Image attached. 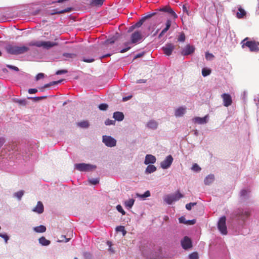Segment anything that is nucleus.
<instances>
[{
  "mask_svg": "<svg viewBox=\"0 0 259 259\" xmlns=\"http://www.w3.org/2000/svg\"><path fill=\"white\" fill-rule=\"evenodd\" d=\"M249 215V211L242 208H238L235 210L232 214L234 219L238 222L240 225H243Z\"/></svg>",
  "mask_w": 259,
  "mask_h": 259,
  "instance_id": "f257e3e1",
  "label": "nucleus"
},
{
  "mask_svg": "<svg viewBox=\"0 0 259 259\" xmlns=\"http://www.w3.org/2000/svg\"><path fill=\"white\" fill-rule=\"evenodd\" d=\"M131 41L126 42L124 44V46L126 48L120 51V52L121 53H123L128 51L131 48V46H130V45H131L132 44H136L139 41L141 40L142 39L141 33L138 31L134 32L131 35Z\"/></svg>",
  "mask_w": 259,
  "mask_h": 259,
  "instance_id": "f03ea898",
  "label": "nucleus"
},
{
  "mask_svg": "<svg viewBox=\"0 0 259 259\" xmlns=\"http://www.w3.org/2000/svg\"><path fill=\"white\" fill-rule=\"evenodd\" d=\"M248 37L245 38L241 41V44L242 48L247 47L250 52H257L259 51V42L255 40H248Z\"/></svg>",
  "mask_w": 259,
  "mask_h": 259,
  "instance_id": "7ed1b4c3",
  "label": "nucleus"
},
{
  "mask_svg": "<svg viewBox=\"0 0 259 259\" xmlns=\"http://www.w3.org/2000/svg\"><path fill=\"white\" fill-rule=\"evenodd\" d=\"M74 169L81 172H89L94 170L97 166L96 165L86 163H76Z\"/></svg>",
  "mask_w": 259,
  "mask_h": 259,
  "instance_id": "20e7f679",
  "label": "nucleus"
},
{
  "mask_svg": "<svg viewBox=\"0 0 259 259\" xmlns=\"http://www.w3.org/2000/svg\"><path fill=\"white\" fill-rule=\"evenodd\" d=\"M251 197L250 191L248 189H243L240 192L239 201L243 203H247Z\"/></svg>",
  "mask_w": 259,
  "mask_h": 259,
  "instance_id": "39448f33",
  "label": "nucleus"
},
{
  "mask_svg": "<svg viewBox=\"0 0 259 259\" xmlns=\"http://www.w3.org/2000/svg\"><path fill=\"white\" fill-rule=\"evenodd\" d=\"M226 218L223 216L219 219L218 222V228L219 231L223 235H226L227 234V228L226 224Z\"/></svg>",
  "mask_w": 259,
  "mask_h": 259,
  "instance_id": "423d86ee",
  "label": "nucleus"
},
{
  "mask_svg": "<svg viewBox=\"0 0 259 259\" xmlns=\"http://www.w3.org/2000/svg\"><path fill=\"white\" fill-rule=\"evenodd\" d=\"M156 11L166 13L174 19H176L178 18L177 14L168 5H166L156 9Z\"/></svg>",
  "mask_w": 259,
  "mask_h": 259,
  "instance_id": "0eeeda50",
  "label": "nucleus"
},
{
  "mask_svg": "<svg viewBox=\"0 0 259 259\" xmlns=\"http://www.w3.org/2000/svg\"><path fill=\"white\" fill-rule=\"evenodd\" d=\"M103 142L106 146L110 147H114L116 145V141L111 136H103Z\"/></svg>",
  "mask_w": 259,
  "mask_h": 259,
  "instance_id": "6e6552de",
  "label": "nucleus"
},
{
  "mask_svg": "<svg viewBox=\"0 0 259 259\" xmlns=\"http://www.w3.org/2000/svg\"><path fill=\"white\" fill-rule=\"evenodd\" d=\"M181 244L182 247L185 250L190 249L192 246V241L188 236L184 237L181 241Z\"/></svg>",
  "mask_w": 259,
  "mask_h": 259,
  "instance_id": "1a4fd4ad",
  "label": "nucleus"
},
{
  "mask_svg": "<svg viewBox=\"0 0 259 259\" xmlns=\"http://www.w3.org/2000/svg\"><path fill=\"white\" fill-rule=\"evenodd\" d=\"M175 48V45L171 43H168L165 44V45L162 48V50H163L164 54L167 56H170L172 54Z\"/></svg>",
  "mask_w": 259,
  "mask_h": 259,
  "instance_id": "9d476101",
  "label": "nucleus"
},
{
  "mask_svg": "<svg viewBox=\"0 0 259 259\" xmlns=\"http://www.w3.org/2000/svg\"><path fill=\"white\" fill-rule=\"evenodd\" d=\"M221 96L223 100V104L225 107H228L232 104V100L229 94L225 93L222 94Z\"/></svg>",
  "mask_w": 259,
  "mask_h": 259,
  "instance_id": "9b49d317",
  "label": "nucleus"
},
{
  "mask_svg": "<svg viewBox=\"0 0 259 259\" xmlns=\"http://www.w3.org/2000/svg\"><path fill=\"white\" fill-rule=\"evenodd\" d=\"M195 51V48L190 45H187L183 50L181 54L183 56H186L192 54Z\"/></svg>",
  "mask_w": 259,
  "mask_h": 259,
  "instance_id": "f8f14e48",
  "label": "nucleus"
},
{
  "mask_svg": "<svg viewBox=\"0 0 259 259\" xmlns=\"http://www.w3.org/2000/svg\"><path fill=\"white\" fill-rule=\"evenodd\" d=\"M58 45V44L55 42H52L50 41H40V47H43L44 48L49 49L53 47L56 46Z\"/></svg>",
  "mask_w": 259,
  "mask_h": 259,
  "instance_id": "ddd939ff",
  "label": "nucleus"
},
{
  "mask_svg": "<svg viewBox=\"0 0 259 259\" xmlns=\"http://www.w3.org/2000/svg\"><path fill=\"white\" fill-rule=\"evenodd\" d=\"M44 205L41 201H38L36 206L32 209V211L38 214L42 213L44 211Z\"/></svg>",
  "mask_w": 259,
  "mask_h": 259,
  "instance_id": "4468645a",
  "label": "nucleus"
},
{
  "mask_svg": "<svg viewBox=\"0 0 259 259\" xmlns=\"http://www.w3.org/2000/svg\"><path fill=\"white\" fill-rule=\"evenodd\" d=\"M171 25V21L170 19H167L165 23V27L161 31L158 35V38H161V37L168 31L170 28Z\"/></svg>",
  "mask_w": 259,
  "mask_h": 259,
  "instance_id": "2eb2a0df",
  "label": "nucleus"
},
{
  "mask_svg": "<svg viewBox=\"0 0 259 259\" xmlns=\"http://www.w3.org/2000/svg\"><path fill=\"white\" fill-rule=\"evenodd\" d=\"M8 53L13 55H18V46L9 45L6 47Z\"/></svg>",
  "mask_w": 259,
  "mask_h": 259,
  "instance_id": "dca6fc26",
  "label": "nucleus"
},
{
  "mask_svg": "<svg viewBox=\"0 0 259 259\" xmlns=\"http://www.w3.org/2000/svg\"><path fill=\"white\" fill-rule=\"evenodd\" d=\"M214 180V176L212 174L208 175L204 179V183L205 185H209L212 184Z\"/></svg>",
  "mask_w": 259,
  "mask_h": 259,
  "instance_id": "f3484780",
  "label": "nucleus"
},
{
  "mask_svg": "<svg viewBox=\"0 0 259 259\" xmlns=\"http://www.w3.org/2000/svg\"><path fill=\"white\" fill-rule=\"evenodd\" d=\"M113 118L118 121H122L124 118V115L122 112H115L113 114Z\"/></svg>",
  "mask_w": 259,
  "mask_h": 259,
  "instance_id": "a211bd4d",
  "label": "nucleus"
},
{
  "mask_svg": "<svg viewBox=\"0 0 259 259\" xmlns=\"http://www.w3.org/2000/svg\"><path fill=\"white\" fill-rule=\"evenodd\" d=\"M246 14L245 11L241 7L238 8V12L236 13V17L238 19L243 18Z\"/></svg>",
  "mask_w": 259,
  "mask_h": 259,
  "instance_id": "6ab92c4d",
  "label": "nucleus"
},
{
  "mask_svg": "<svg viewBox=\"0 0 259 259\" xmlns=\"http://www.w3.org/2000/svg\"><path fill=\"white\" fill-rule=\"evenodd\" d=\"M38 242L39 243L42 245V246H48L50 244L51 242L49 240H47L45 237L42 236L41 237L38 239Z\"/></svg>",
  "mask_w": 259,
  "mask_h": 259,
  "instance_id": "aec40b11",
  "label": "nucleus"
},
{
  "mask_svg": "<svg viewBox=\"0 0 259 259\" xmlns=\"http://www.w3.org/2000/svg\"><path fill=\"white\" fill-rule=\"evenodd\" d=\"M206 118L207 116L202 118L199 117H196L193 119V120L195 122L198 123L199 124H203L206 123Z\"/></svg>",
  "mask_w": 259,
  "mask_h": 259,
  "instance_id": "412c9836",
  "label": "nucleus"
},
{
  "mask_svg": "<svg viewBox=\"0 0 259 259\" xmlns=\"http://www.w3.org/2000/svg\"><path fill=\"white\" fill-rule=\"evenodd\" d=\"M33 230L36 233H44L46 231V227L44 225L34 227Z\"/></svg>",
  "mask_w": 259,
  "mask_h": 259,
  "instance_id": "4be33fe9",
  "label": "nucleus"
},
{
  "mask_svg": "<svg viewBox=\"0 0 259 259\" xmlns=\"http://www.w3.org/2000/svg\"><path fill=\"white\" fill-rule=\"evenodd\" d=\"M186 108L183 107H179L175 111V115L177 117L182 116L184 114Z\"/></svg>",
  "mask_w": 259,
  "mask_h": 259,
  "instance_id": "5701e85b",
  "label": "nucleus"
},
{
  "mask_svg": "<svg viewBox=\"0 0 259 259\" xmlns=\"http://www.w3.org/2000/svg\"><path fill=\"white\" fill-rule=\"evenodd\" d=\"M25 193V191L24 190H20L17 192H15L13 194V197L16 198L18 200L20 201L22 199V197L24 195Z\"/></svg>",
  "mask_w": 259,
  "mask_h": 259,
  "instance_id": "b1692460",
  "label": "nucleus"
},
{
  "mask_svg": "<svg viewBox=\"0 0 259 259\" xmlns=\"http://www.w3.org/2000/svg\"><path fill=\"white\" fill-rule=\"evenodd\" d=\"M105 0H92L90 3V5L93 7H100L102 6Z\"/></svg>",
  "mask_w": 259,
  "mask_h": 259,
  "instance_id": "393cba45",
  "label": "nucleus"
},
{
  "mask_svg": "<svg viewBox=\"0 0 259 259\" xmlns=\"http://www.w3.org/2000/svg\"><path fill=\"white\" fill-rule=\"evenodd\" d=\"M134 203L135 200L132 198L125 200L124 202V204L127 208L130 209L133 207V206L134 204Z\"/></svg>",
  "mask_w": 259,
  "mask_h": 259,
  "instance_id": "a878e982",
  "label": "nucleus"
},
{
  "mask_svg": "<svg viewBox=\"0 0 259 259\" xmlns=\"http://www.w3.org/2000/svg\"><path fill=\"white\" fill-rule=\"evenodd\" d=\"M29 50V48L25 46L19 47L18 46V55L22 54L28 52Z\"/></svg>",
  "mask_w": 259,
  "mask_h": 259,
  "instance_id": "bb28decb",
  "label": "nucleus"
},
{
  "mask_svg": "<svg viewBox=\"0 0 259 259\" xmlns=\"http://www.w3.org/2000/svg\"><path fill=\"white\" fill-rule=\"evenodd\" d=\"M156 170V167L152 164H150L147 166L145 174H149L154 172Z\"/></svg>",
  "mask_w": 259,
  "mask_h": 259,
  "instance_id": "cd10ccee",
  "label": "nucleus"
},
{
  "mask_svg": "<svg viewBox=\"0 0 259 259\" xmlns=\"http://www.w3.org/2000/svg\"><path fill=\"white\" fill-rule=\"evenodd\" d=\"M147 125L151 129L155 130L157 127L158 124L155 120H150L147 123Z\"/></svg>",
  "mask_w": 259,
  "mask_h": 259,
  "instance_id": "c85d7f7f",
  "label": "nucleus"
},
{
  "mask_svg": "<svg viewBox=\"0 0 259 259\" xmlns=\"http://www.w3.org/2000/svg\"><path fill=\"white\" fill-rule=\"evenodd\" d=\"M72 10L71 8H67L66 9H65L64 10H62L61 11H57L56 10H54L55 12L51 13L52 15H55V14H63L65 13H68L71 12Z\"/></svg>",
  "mask_w": 259,
  "mask_h": 259,
  "instance_id": "c756f323",
  "label": "nucleus"
},
{
  "mask_svg": "<svg viewBox=\"0 0 259 259\" xmlns=\"http://www.w3.org/2000/svg\"><path fill=\"white\" fill-rule=\"evenodd\" d=\"M164 201L168 204H171L174 202L171 194L166 195L164 198Z\"/></svg>",
  "mask_w": 259,
  "mask_h": 259,
  "instance_id": "7c9ffc66",
  "label": "nucleus"
},
{
  "mask_svg": "<svg viewBox=\"0 0 259 259\" xmlns=\"http://www.w3.org/2000/svg\"><path fill=\"white\" fill-rule=\"evenodd\" d=\"M171 195V196L173 197V200L174 202L177 201L179 200L180 198L183 197V195L182 194H181L179 191Z\"/></svg>",
  "mask_w": 259,
  "mask_h": 259,
  "instance_id": "2f4dec72",
  "label": "nucleus"
},
{
  "mask_svg": "<svg viewBox=\"0 0 259 259\" xmlns=\"http://www.w3.org/2000/svg\"><path fill=\"white\" fill-rule=\"evenodd\" d=\"M156 158L152 155H147L144 162H155Z\"/></svg>",
  "mask_w": 259,
  "mask_h": 259,
  "instance_id": "473e14b6",
  "label": "nucleus"
},
{
  "mask_svg": "<svg viewBox=\"0 0 259 259\" xmlns=\"http://www.w3.org/2000/svg\"><path fill=\"white\" fill-rule=\"evenodd\" d=\"M137 196L138 197L145 199L146 198L150 196V193L149 191H146L143 194H140L137 193Z\"/></svg>",
  "mask_w": 259,
  "mask_h": 259,
  "instance_id": "72a5a7b5",
  "label": "nucleus"
},
{
  "mask_svg": "<svg viewBox=\"0 0 259 259\" xmlns=\"http://www.w3.org/2000/svg\"><path fill=\"white\" fill-rule=\"evenodd\" d=\"M158 11H157L156 12L147 13L144 17H143L142 18H143V19H144V20L145 21L146 20L149 19L155 15H158Z\"/></svg>",
  "mask_w": 259,
  "mask_h": 259,
  "instance_id": "f704fd0d",
  "label": "nucleus"
},
{
  "mask_svg": "<svg viewBox=\"0 0 259 259\" xmlns=\"http://www.w3.org/2000/svg\"><path fill=\"white\" fill-rule=\"evenodd\" d=\"M77 125L80 127L87 128L89 126V122L87 120L82 121L77 123Z\"/></svg>",
  "mask_w": 259,
  "mask_h": 259,
  "instance_id": "c9c22d12",
  "label": "nucleus"
},
{
  "mask_svg": "<svg viewBox=\"0 0 259 259\" xmlns=\"http://www.w3.org/2000/svg\"><path fill=\"white\" fill-rule=\"evenodd\" d=\"M99 181H100L99 178H91V179H89V180H88L89 183L90 184L93 185H96L99 184Z\"/></svg>",
  "mask_w": 259,
  "mask_h": 259,
  "instance_id": "e433bc0d",
  "label": "nucleus"
},
{
  "mask_svg": "<svg viewBox=\"0 0 259 259\" xmlns=\"http://www.w3.org/2000/svg\"><path fill=\"white\" fill-rule=\"evenodd\" d=\"M28 46H36L37 47H40V41H32L28 43Z\"/></svg>",
  "mask_w": 259,
  "mask_h": 259,
  "instance_id": "4c0bfd02",
  "label": "nucleus"
},
{
  "mask_svg": "<svg viewBox=\"0 0 259 259\" xmlns=\"http://www.w3.org/2000/svg\"><path fill=\"white\" fill-rule=\"evenodd\" d=\"M0 237H2L4 239L5 242L6 244L8 243V240H9V236L6 234H2L0 233Z\"/></svg>",
  "mask_w": 259,
  "mask_h": 259,
  "instance_id": "58836bf2",
  "label": "nucleus"
},
{
  "mask_svg": "<svg viewBox=\"0 0 259 259\" xmlns=\"http://www.w3.org/2000/svg\"><path fill=\"white\" fill-rule=\"evenodd\" d=\"M211 73V70L210 69H207L206 68H203L202 70V74L203 76H206L209 75Z\"/></svg>",
  "mask_w": 259,
  "mask_h": 259,
  "instance_id": "ea45409f",
  "label": "nucleus"
},
{
  "mask_svg": "<svg viewBox=\"0 0 259 259\" xmlns=\"http://www.w3.org/2000/svg\"><path fill=\"white\" fill-rule=\"evenodd\" d=\"M145 21L144 20V19H143V18H142L138 22H137L134 25L135 26V28H139L142 25V24Z\"/></svg>",
  "mask_w": 259,
  "mask_h": 259,
  "instance_id": "a19ab883",
  "label": "nucleus"
},
{
  "mask_svg": "<svg viewBox=\"0 0 259 259\" xmlns=\"http://www.w3.org/2000/svg\"><path fill=\"white\" fill-rule=\"evenodd\" d=\"M192 170H193L194 171L198 172L201 170L200 167L196 163H195L193 166L191 168Z\"/></svg>",
  "mask_w": 259,
  "mask_h": 259,
  "instance_id": "79ce46f5",
  "label": "nucleus"
},
{
  "mask_svg": "<svg viewBox=\"0 0 259 259\" xmlns=\"http://www.w3.org/2000/svg\"><path fill=\"white\" fill-rule=\"evenodd\" d=\"M108 107V105L107 104L103 103L101 104L99 106V108L101 110H106Z\"/></svg>",
  "mask_w": 259,
  "mask_h": 259,
  "instance_id": "37998d69",
  "label": "nucleus"
},
{
  "mask_svg": "<svg viewBox=\"0 0 259 259\" xmlns=\"http://www.w3.org/2000/svg\"><path fill=\"white\" fill-rule=\"evenodd\" d=\"M63 56L66 58H73L76 57V55L73 53H65L63 54Z\"/></svg>",
  "mask_w": 259,
  "mask_h": 259,
  "instance_id": "c03bdc74",
  "label": "nucleus"
},
{
  "mask_svg": "<svg viewBox=\"0 0 259 259\" xmlns=\"http://www.w3.org/2000/svg\"><path fill=\"white\" fill-rule=\"evenodd\" d=\"M196 205V202H191L188 203L186 205V208L188 210H190L192 209V207Z\"/></svg>",
  "mask_w": 259,
  "mask_h": 259,
  "instance_id": "a18cd8bd",
  "label": "nucleus"
},
{
  "mask_svg": "<svg viewBox=\"0 0 259 259\" xmlns=\"http://www.w3.org/2000/svg\"><path fill=\"white\" fill-rule=\"evenodd\" d=\"M116 209L118 210V211L120 212L122 215H124L125 214V212L123 209L122 206L120 205L119 204L116 206Z\"/></svg>",
  "mask_w": 259,
  "mask_h": 259,
  "instance_id": "49530a36",
  "label": "nucleus"
},
{
  "mask_svg": "<svg viewBox=\"0 0 259 259\" xmlns=\"http://www.w3.org/2000/svg\"><path fill=\"white\" fill-rule=\"evenodd\" d=\"M189 259H198V255L197 252L191 253L189 256Z\"/></svg>",
  "mask_w": 259,
  "mask_h": 259,
  "instance_id": "de8ad7c7",
  "label": "nucleus"
},
{
  "mask_svg": "<svg viewBox=\"0 0 259 259\" xmlns=\"http://www.w3.org/2000/svg\"><path fill=\"white\" fill-rule=\"evenodd\" d=\"M178 40L182 42H184L185 40V35L184 33L182 32L181 33L178 38Z\"/></svg>",
  "mask_w": 259,
  "mask_h": 259,
  "instance_id": "09e8293b",
  "label": "nucleus"
},
{
  "mask_svg": "<svg viewBox=\"0 0 259 259\" xmlns=\"http://www.w3.org/2000/svg\"><path fill=\"white\" fill-rule=\"evenodd\" d=\"M171 163H161V167L163 169H167L171 165Z\"/></svg>",
  "mask_w": 259,
  "mask_h": 259,
  "instance_id": "8fccbe9b",
  "label": "nucleus"
},
{
  "mask_svg": "<svg viewBox=\"0 0 259 259\" xmlns=\"http://www.w3.org/2000/svg\"><path fill=\"white\" fill-rule=\"evenodd\" d=\"M115 123V121L113 120H111L109 119H107L105 122V124L107 125H110L112 124H114Z\"/></svg>",
  "mask_w": 259,
  "mask_h": 259,
  "instance_id": "3c124183",
  "label": "nucleus"
},
{
  "mask_svg": "<svg viewBox=\"0 0 259 259\" xmlns=\"http://www.w3.org/2000/svg\"><path fill=\"white\" fill-rule=\"evenodd\" d=\"M16 102L21 105H26L27 104V101L25 99L23 100H17Z\"/></svg>",
  "mask_w": 259,
  "mask_h": 259,
  "instance_id": "603ef678",
  "label": "nucleus"
},
{
  "mask_svg": "<svg viewBox=\"0 0 259 259\" xmlns=\"http://www.w3.org/2000/svg\"><path fill=\"white\" fill-rule=\"evenodd\" d=\"M67 72H68V71L67 70L62 69V70H58L57 71H56V75H61L62 74L66 73Z\"/></svg>",
  "mask_w": 259,
  "mask_h": 259,
  "instance_id": "864d4df0",
  "label": "nucleus"
},
{
  "mask_svg": "<svg viewBox=\"0 0 259 259\" xmlns=\"http://www.w3.org/2000/svg\"><path fill=\"white\" fill-rule=\"evenodd\" d=\"M179 221L180 223L186 224V222L187 220H186L184 217L182 216L179 219Z\"/></svg>",
  "mask_w": 259,
  "mask_h": 259,
  "instance_id": "5fc2aeb1",
  "label": "nucleus"
},
{
  "mask_svg": "<svg viewBox=\"0 0 259 259\" xmlns=\"http://www.w3.org/2000/svg\"><path fill=\"white\" fill-rule=\"evenodd\" d=\"M115 40H116V38L114 37H113V38H111L110 39H107L105 42L107 44H112L115 42Z\"/></svg>",
  "mask_w": 259,
  "mask_h": 259,
  "instance_id": "6e6d98bb",
  "label": "nucleus"
},
{
  "mask_svg": "<svg viewBox=\"0 0 259 259\" xmlns=\"http://www.w3.org/2000/svg\"><path fill=\"white\" fill-rule=\"evenodd\" d=\"M45 74L43 73H38L35 77L36 80H38L41 78H44Z\"/></svg>",
  "mask_w": 259,
  "mask_h": 259,
  "instance_id": "4d7b16f0",
  "label": "nucleus"
},
{
  "mask_svg": "<svg viewBox=\"0 0 259 259\" xmlns=\"http://www.w3.org/2000/svg\"><path fill=\"white\" fill-rule=\"evenodd\" d=\"M196 223V220L195 219L191 220H187L186 222V224L187 225H192L195 224Z\"/></svg>",
  "mask_w": 259,
  "mask_h": 259,
  "instance_id": "13d9d810",
  "label": "nucleus"
},
{
  "mask_svg": "<svg viewBox=\"0 0 259 259\" xmlns=\"http://www.w3.org/2000/svg\"><path fill=\"white\" fill-rule=\"evenodd\" d=\"M52 81L50 82L49 83L45 84L44 87H42L40 88V91H43V89H45V88H49V87H51L52 85H54V84H52Z\"/></svg>",
  "mask_w": 259,
  "mask_h": 259,
  "instance_id": "bf43d9fd",
  "label": "nucleus"
},
{
  "mask_svg": "<svg viewBox=\"0 0 259 259\" xmlns=\"http://www.w3.org/2000/svg\"><path fill=\"white\" fill-rule=\"evenodd\" d=\"M213 57H214V56L212 54H210L209 53H206L205 54V58L207 60H210L211 59H212Z\"/></svg>",
  "mask_w": 259,
  "mask_h": 259,
  "instance_id": "052dcab7",
  "label": "nucleus"
},
{
  "mask_svg": "<svg viewBox=\"0 0 259 259\" xmlns=\"http://www.w3.org/2000/svg\"><path fill=\"white\" fill-rule=\"evenodd\" d=\"M172 161L173 158L170 155H169L168 156H167V157L163 162H172Z\"/></svg>",
  "mask_w": 259,
  "mask_h": 259,
  "instance_id": "680f3d73",
  "label": "nucleus"
},
{
  "mask_svg": "<svg viewBox=\"0 0 259 259\" xmlns=\"http://www.w3.org/2000/svg\"><path fill=\"white\" fill-rule=\"evenodd\" d=\"M7 67H8L10 69H13L16 71H19V68L16 66H12V65H7Z\"/></svg>",
  "mask_w": 259,
  "mask_h": 259,
  "instance_id": "e2e57ef3",
  "label": "nucleus"
},
{
  "mask_svg": "<svg viewBox=\"0 0 259 259\" xmlns=\"http://www.w3.org/2000/svg\"><path fill=\"white\" fill-rule=\"evenodd\" d=\"M117 231L125 232L124 227L123 226H118L116 229Z\"/></svg>",
  "mask_w": 259,
  "mask_h": 259,
  "instance_id": "0e129e2a",
  "label": "nucleus"
},
{
  "mask_svg": "<svg viewBox=\"0 0 259 259\" xmlns=\"http://www.w3.org/2000/svg\"><path fill=\"white\" fill-rule=\"evenodd\" d=\"M37 92V90L36 89H30L28 90V93L30 94H35Z\"/></svg>",
  "mask_w": 259,
  "mask_h": 259,
  "instance_id": "69168bd1",
  "label": "nucleus"
},
{
  "mask_svg": "<svg viewBox=\"0 0 259 259\" xmlns=\"http://www.w3.org/2000/svg\"><path fill=\"white\" fill-rule=\"evenodd\" d=\"M83 61L85 62H87V63H91V62H93V61H94V59H87L84 58L83 59Z\"/></svg>",
  "mask_w": 259,
  "mask_h": 259,
  "instance_id": "338daca9",
  "label": "nucleus"
},
{
  "mask_svg": "<svg viewBox=\"0 0 259 259\" xmlns=\"http://www.w3.org/2000/svg\"><path fill=\"white\" fill-rule=\"evenodd\" d=\"M47 98L46 96H42V97H36L34 99L35 101H39L41 99H46Z\"/></svg>",
  "mask_w": 259,
  "mask_h": 259,
  "instance_id": "774afa93",
  "label": "nucleus"
}]
</instances>
